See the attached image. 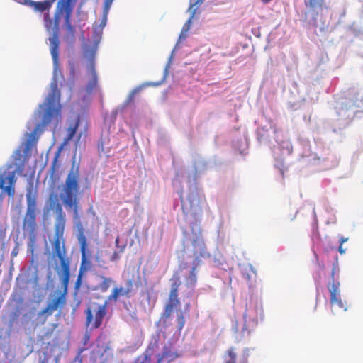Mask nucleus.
I'll list each match as a JSON object with an SVG mask.
<instances>
[{"mask_svg":"<svg viewBox=\"0 0 363 363\" xmlns=\"http://www.w3.org/2000/svg\"><path fill=\"white\" fill-rule=\"evenodd\" d=\"M74 5L72 0H59L57 4L55 12V27L56 30L49 38L50 45V53L52 57L54 66V76L50 84V92L45 99L44 104L40 106L43 111L42 121L36 125L33 131L28 135L25 145L26 150H29L38 141L39 135L43 132V128L48 124L53 123L56 125L61 120V105L60 91L58 89L57 79V71L59 67V48L60 40L58 37V26L60 20V15H64L65 24L67 30L73 34L75 29L71 23V16Z\"/></svg>","mask_w":363,"mask_h":363,"instance_id":"obj_1","label":"nucleus"},{"mask_svg":"<svg viewBox=\"0 0 363 363\" xmlns=\"http://www.w3.org/2000/svg\"><path fill=\"white\" fill-rule=\"evenodd\" d=\"M27 209L24 217L23 228L28 232V249L33 253L36 244V216L38 190L31 181L26 188Z\"/></svg>","mask_w":363,"mask_h":363,"instance_id":"obj_2","label":"nucleus"},{"mask_svg":"<svg viewBox=\"0 0 363 363\" xmlns=\"http://www.w3.org/2000/svg\"><path fill=\"white\" fill-rule=\"evenodd\" d=\"M80 175L78 169L74 170L73 168L68 174L62 189L60 193V199L65 207L69 208L73 211L74 220H79L78 197L80 186Z\"/></svg>","mask_w":363,"mask_h":363,"instance_id":"obj_3","label":"nucleus"},{"mask_svg":"<svg viewBox=\"0 0 363 363\" xmlns=\"http://www.w3.org/2000/svg\"><path fill=\"white\" fill-rule=\"evenodd\" d=\"M54 200L50 201V206L52 208H55L57 218L55 225V237L52 242V251L53 254L58 257L60 265L62 264L63 262L69 263V260L66 257V250L64 244L61 245L62 242H64L63 235L65 227L66 215L62 210L61 204L58 202L57 196H54Z\"/></svg>","mask_w":363,"mask_h":363,"instance_id":"obj_4","label":"nucleus"},{"mask_svg":"<svg viewBox=\"0 0 363 363\" xmlns=\"http://www.w3.org/2000/svg\"><path fill=\"white\" fill-rule=\"evenodd\" d=\"M107 301L104 303H91L84 311L86 315L85 325L91 329L99 328L107 314Z\"/></svg>","mask_w":363,"mask_h":363,"instance_id":"obj_5","label":"nucleus"},{"mask_svg":"<svg viewBox=\"0 0 363 363\" xmlns=\"http://www.w3.org/2000/svg\"><path fill=\"white\" fill-rule=\"evenodd\" d=\"M18 170H20V166L13 169V164L0 168V189L9 197L15 195L16 173Z\"/></svg>","mask_w":363,"mask_h":363,"instance_id":"obj_6","label":"nucleus"},{"mask_svg":"<svg viewBox=\"0 0 363 363\" xmlns=\"http://www.w3.org/2000/svg\"><path fill=\"white\" fill-rule=\"evenodd\" d=\"M78 232L77 238L80 245V252L82 254V263L79 269V275L77 279V284H79L81 281L82 274L91 267V262L89 259V255L90 252L88 249V243L86 235L84 234V229L82 223L77 225Z\"/></svg>","mask_w":363,"mask_h":363,"instance_id":"obj_7","label":"nucleus"},{"mask_svg":"<svg viewBox=\"0 0 363 363\" xmlns=\"http://www.w3.org/2000/svg\"><path fill=\"white\" fill-rule=\"evenodd\" d=\"M305 6L309 8L308 14L311 16L310 23L315 26H318V21L324 23L323 16V9H328L325 0H304Z\"/></svg>","mask_w":363,"mask_h":363,"instance_id":"obj_8","label":"nucleus"},{"mask_svg":"<svg viewBox=\"0 0 363 363\" xmlns=\"http://www.w3.org/2000/svg\"><path fill=\"white\" fill-rule=\"evenodd\" d=\"M199 200L196 195L189 194L186 201L182 199V209L183 213L188 216H190L193 219L197 220L201 214V207Z\"/></svg>","mask_w":363,"mask_h":363,"instance_id":"obj_9","label":"nucleus"},{"mask_svg":"<svg viewBox=\"0 0 363 363\" xmlns=\"http://www.w3.org/2000/svg\"><path fill=\"white\" fill-rule=\"evenodd\" d=\"M245 325L247 322L252 321L255 325H257L259 319L263 318V308L257 302L251 303L247 306L244 313Z\"/></svg>","mask_w":363,"mask_h":363,"instance_id":"obj_10","label":"nucleus"},{"mask_svg":"<svg viewBox=\"0 0 363 363\" xmlns=\"http://www.w3.org/2000/svg\"><path fill=\"white\" fill-rule=\"evenodd\" d=\"M340 286V281L329 282L328 284L327 287L330 292V302L332 306L337 305L340 308H343L346 311L345 303L341 298Z\"/></svg>","mask_w":363,"mask_h":363,"instance_id":"obj_11","label":"nucleus"},{"mask_svg":"<svg viewBox=\"0 0 363 363\" xmlns=\"http://www.w3.org/2000/svg\"><path fill=\"white\" fill-rule=\"evenodd\" d=\"M193 252L195 259H200V257H210L211 255L207 251L206 246L201 232L194 238L191 242Z\"/></svg>","mask_w":363,"mask_h":363,"instance_id":"obj_12","label":"nucleus"},{"mask_svg":"<svg viewBox=\"0 0 363 363\" xmlns=\"http://www.w3.org/2000/svg\"><path fill=\"white\" fill-rule=\"evenodd\" d=\"M57 296L52 298L47 305V306L39 312L38 315H45L47 317L51 315L59 307L63 306L65 304V294L57 293Z\"/></svg>","mask_w":363,"mask_h":363,"instance_id":"obj_13","label":"nucleus"},{"mask_svg":"<svg viewBox=\"0 0 363 363\" xmlns=\"http://www.w3.org/2000/svg\"><path fill=\"white\" fill-rule=\"evenodd\" d=\"M55 0H45L43 1H35L33 0H23V4L30 6L36 12L48 11Z\"/></svg>","mask_w":363,"mask_h":363,"instance_id":"obj_14","label":"nucleus"},{"mask_svg":"<svg viewBox=\"0 0 363 363\" xmlns=\"http://www.w3.org/2000/svg\"><path fill=\"white\" fill-rule=\"evenodd\" d=\"M201 264V259H194L192 263V267L189 271V274L185 277L184 281L186 286L193 288L197 283L196 269Z\"/></svg>","mask_w":363,"mask_h":363,"instance_id":"obj_15","label":"nucleus"},{"mask_svg":"<svg viewBox=\"0 0 363 363\" xmlns=\"http://www.w3.org/2000/svg\"><path fill=\"white\" fill-rule=\"evenodd\" d=\"M179 356V355L177 352L175 350H173L171 347L164 346L162 353L157 355V360L156 363H162L163 362L170 363L175 360Z\"/></svg>","mask_w":363,"mask_h":363,"instance_id":"obj_16","label":"nucleus"},{"mask_svg":"<svg viewBox=\"0 0 363 363\" xmlns=\"http://www.w3.org/2000/svg\"><path fill=\"white\" fill-rule=\"evenodd\" d=\"M157 347L158 343L157 341L151 343L143 353L136 357L133 363H151L152 352Z\"/></svg>","mask_w":363,"mask_h":363,"instance_id":"obj_17","label":"nucleus"},{"mask_svg":"<svg viewBox=\"0 0 363 363\" xmlns=\"http://www.w3.org/2000/svg\"><path fill=\"white\" fill-rule=\"evenodd\" d=\"M113 0H104V8H103V15L101 23L99 26L95 28V30L97 31L99 29L100 31L103 30V28L106 26L107 20H108V14L111 6L112 5Z\"/></svg>","mask_w":363,"mask_h":363,"instance_id":"obj_18","label":"nucleus"},{"mask_svg":"<svg viewBox=\"0 0 363 363\" xmlns=\"http://www.w3.org/2000/svg\"><path fill=\"white\" fill-rule=\"evenodd\" d=\"M90 70L91 74V79L89 82L86 88V90L88 93H91L96 87L98 82L97 74L94 68L93 57L90 60Z\"/></svg>","mask_w":363,"mask_h":363,"instance_id":"obj_19","label":"nucleus"},{"mask_svg":"<svg viewBox=\"0 0 363 363\" xmlns=\"http://www.w3.org/2000/svg\"><path fill=\"white\" fill-rule=\"evenodd\" d=\"M61 267L63 273L62 284L65 287V292H66L70 276L69 262L66 263L63 262L62 264H61ZM64 294H65V293Z\"/></svg>","mask_w":363,"mask_h":363,"instance_id":"obj_20","label":"nucleus"},{"mask_svg":"<svg viewBox=\"0 0 363 363\" xmlns=\"http://www.w3.org/2000/svg\"><path fill=\"white\" fill-rule=\"evenodd\" d=\"M174 308H170L169 306H165L164 312L162 313L158 323H162V325L166 328L168 325V320L172 315Z\"/></svg>","mask_w":363,"mask_h":363,"instance_id":"obj_21","label":"nucleus"},{"mask_svg":"<svg viewBox=\"0 0 363 363\" xmlns=\"http://www.w3.org/2000/svg\"><path fill=\"white\" fill-rule=\"evenodd\" d=\"M181 304L180 299L179 298V294H170L165 306L172 308H177Z\"/></svg>","mask_w":363,"mask_h":363,"instance_id":"obj_22","label":"nucleus"},{"mask_svg":"<svg viewBox=\"0 0 363 363\" xmlns=\"http://www.w3.org/2000/svg\"><path fill=\"white\" fill-rule=\"evenodd\" d=\"M181 284L180 277L178 274H174L173 277L171 279V289L170 294H179V288Z\"/></svg>","mask_w":363,"mask_h":363,"instance_id":"obj_23","label":"nucleus"},{"mask_svg":"<svg viewBox=\"0 0 363 363\" xmlns=\"http://www.w3.org/2000/svg\"><path fill=\"white\" fill-rule=\"evenodd\" d=\"M79 127V120L77 121L73 125H71L67 130V136L65 138V142L68 143L70 141L74 135L76 134V132Z\"/></svg>","mask_w":363,"mask_h":363,"instance_id":"obj_24","label":"nucleus"},{"mask_svg":"<svg viewBox=\"0 0 363 363\" xmlns=\"http://www.w3.org/2000/svg\"><path fill=\"white\" fill-rule=\"evenodd\" d=\"M44 25L48 30H50L51 29L56 30L55 21L53 22L52 19L50 18L49 11L44 13Z\"/></svg>","mask_w":363,"mask_h":363,"instance_id":"obj_25","label":"nucleus"},{"mask_svg":"<svg viewBox=\"0 0 363 363\" xmlns=\"http://www.w3.org/2000/svg\"><path fill=\"white\" fill-rule=\"evenodd\" d=\"M177 330L181 331L185 325L184 312L182 310L177 311Z\"/></svg>","mask_w":363,"mask_h":363,"instance_id":"obj_26","label":"nucleus"},{"mask_svg":"<svg viewBox=\"0 0 363 363\" xmlns=\"http://www.w3.org/2000/svg\"><path fill=\"white\" fill-rule=\"evenodd\" d=\"M103 281L99 284L98 289L101 291H106L110 287L111 284L113 282L111 278L101 277Z\"/></svg>","mask_w":363,"mask_h":363,"instance_id":"obj_27","label":"nucleus"},{"mask_svg":"<svg viewBox=\"0 0 363 363\" xmlns=\"http://www.w3.org/2000/svg\"><path fill=\"white\" fill-rule=\"evenodd\" d=\"M339 272L340 268L338 266L337 259L335 263H333L332 272H331V279L332 282L339 281Z\"/></svg>","mask_w":363,"mask_h":363,"instance_id":"obj_28","label":"nucleus"},{"mask_svg":"<svg viewBox=\"0 0 363 363\" xmlns=\"http://www.w3.org/2000/svg\"><path fill=\"white\" fill-rule=\"evenodd\" d=\"M228 359L225 360V363H236V354L234 349L231 348L227 351Z\"/></svg>","mask_w":363,"mask_h":363,"instance_id":"obj_29","label":"nucleus"},{"mask_svg":"<svg viewBox=\"0 0 363 363\" xmlns=\"http://www.w3.org/2000/svg\"><path fill=\"white\" fill-rule=\"evenodd\" d=\"M126 292H128L130 294L133 291L134 286L136 285L135 281L133 279H128L125 283Z\"/></svg>","mask_w":363,"mask_h":363,"instance_id":"obj_30","label":"nucleus"},{"mask_svg":"<svg viewBox=\"0 0 363 363\" xmlns=\"http://www.w3.org/2000/svg\"><path fill=\"white\" fill-rule=\"evenodd\" d=\"M125 247V245H123V246H121V247L118 252L115 251L111 257V259H110L111 261L114 262V261L118 260L120 258L119 253L123 252Z\"/></svg>","mask_w":363,"mask_h":363,"instance_id":"obj_31","label":"nucleus"},{"mask_svg":"<svg viewBox=\"0 0 363 363\" xmlns=\"http://www.w3.org/2000/svg\"><path fill=\"white\" fill-rule=\"evenodd\" d=\"M120 296H121L119 295V293H118L117 289L114 288L112 290V293L108 296V300H110V301L113 300L114 301H117Z\"/></svg>","mask_w":363,"mask_h":363,"instance_id":"obj_32","label":"nucleus"},{"mask_svg":"<svg viewBox=\"0 0 363 363\" xmlns=\"http://www.w3.org/2000/svg\"><path fill=\"white\" fill-rule=\"evenodd\" d=\"M13 160L14 161H18V162H21L22 161V158H23V155L21 154V151L20 150H16L14 154H13Z\"/></svg>","mask_w":363,"mask_h":363,"instance_id":"obj_33","label":"nucleus"},{"mask_svg":"<svg viewBox=\"0 0 363 363\" xmlns=\"http://www.w3.org/2000/svg\"><path fill=\"white\" fill-rule=\"evenodd\" d=\"M115 289H117V290H118V291L119 293V295L121 296H128V297L130 296V294L128 292H126V289L123 288V287H120V288L115 287Z\"/></svg>","mask_w":363,"mask_h":363,"instance_id":"obj_34","label":"nucleus"},{"mask_svg":"<svg viewBox=\"0 0 363 363\" xmlns=\"http://www.w3.org/2000/svg\"><path fill=\"white\" fill-rule=\"evenodd\" d=\"M196 13V9L193 10L191 18L187 21V22L185 23L184 26L183 27V30H187L190 26L191 19L194 18V16Z\"/></svg>","mask_w":363,"mask_h":363,"instance_id":"obj_35","label":"nucleus"},{"mask_svg":"<svg viewBox=\"0 0 363 363\" xmlns=\"http://www.w3.org/2000/svg\"><path fill=\"white\" fill-rule=\"evenodd\" d=\"M196 13V9L193 10L191 18L187 21V22L185 23L184 26L183 27V30H187L190 26L191 19L194 18V16Z\"/></svg>","mask_w":363,"mask_h":363,"instance_id":"obj_36","label":"nucleus"},{"mask_svg":"<svg viewBox=\"0 0 363 363\" xmlns=\"http://www.w3.org/2000/svg\"><path fill=\"white\" fill-rule=\"evenodd\" d=\"M246 272H247V278L250 279V274H252L255 275V277L257 276L256 271L252 266H249L248 268L246 269Z\"/></svg>","mask_w":363,"mask_h":363,"instance_id":"obj_37","label":"nucleus"},{"mask_svg":"<svg viewBox=\"0 0 363 363\" xmlns=\"http://www.w3.org/2000/svg\"><path fill=\"white\" fill-rule=\"evenodd\" d=\"M69 72H70V75L72 77H75L76 70H75V67H74V65L73 62L70 63Z\"/></svg>","mask_w":363,"mask_h":363,"instance_id":"obj_38","label":"nucleus"},{"mask_svg":"<svg viewBox=\"0 0 363 363\" xmlns=\"http://www.w3.org/2000/svg\"><path fill=\"white\" fill-rule=\"evenodd\" d=\"M348 240V238H345L343 236H341L340 238L339 242L341 245H342L345 242H346Z\"/></svg>","mask_w":363,"mask_h":363,"instance_id":"obj_39","label":"nucleus"},{"mask_svg":"<svg viewBox=\"0 0 363 363\" xmlns=\"http://www.w3.org/2000/svg\"><path fill=\"white\" fill-rule=\"evenodd\" d=\"M338 251L341 255H343L345 252V249L343 248L342 245L340 244V246L338 247Z\"/></svg>","mask_w":363,"mask_h":363,"instance_id":"obj_40","label":"nucleus"},{"mask_svg":"<svg viewBox=\"0 0 363 363\" xmlns=\"http://www.w3.org/2000/svg\"><path fill=\"white\" fill-rule=\"evenodd\" d=\"M187 267V263H182L179 265V268L181 270L185 269Z\"/></svg>","mask_w":363,"mask_h":363,"instance_id":"obj_41","label":"nucleus"},{"mask_svg":"<svg viewBox=\"0 0 363 363\" xmlns=\"http://www.w3.org/2000/svg\"><path fill=\"white\" fill-rule=\"evenodd\" d=\"M138 89L133 90V91H132V92H131V94H130V98H133V96H134V95L138 92Z\"/></svg>","mask_w":363,"mask_h":363,"instance_id":"obj_42","label":"nucleus"},{"mask_svg":"<svg viewBox=\"0 0 363 363\" xmlns=\"http://www.w3.org/2000/svg\"><path fill=\"white\" fill-rule=\"evenodd\" d=\"M115 243H116V245L117 247H119L121 249V247L119 246V238L117 237L116 240H115Z\"/></svg>","mask_w":363,"mask_h":363,"instance_id":"obj_43","label":"nucleus"},{"mask_svg":"<svg viewBox=\"0 0 363 363\" xmlns=\"http://www.w3.org/2000/svg\"><path fill=\"white\" fill-rule=\"evenodd\" d=\"M55 162H56V159L55 160V162L53 163L52 167L53 172L55 171Z\"/></svg>","mask_w":363,"mask_h":363,"instance_id":"obj_44","label":"nucleus"},{"mask_svg":"<svg viewBox=\"0 0 363 363\" xmlns=\"http://www.w3.org/2000/svg\"><path fill=\"white\" fill-rule=\"evenodd\" d=\"M40 363H48L46 360H42Z\"/></svg>","mask_w":363,"mask_h":363,"instance_id":"obj_45","label":"nucleus"},{"mask_svg":"<svg viewBox=\"0 0 363 363\" xmlns=\"http://www.w3.org/2000/svg\"><path fill=\"white\" fill-rule=\"evenodd\" d=\"M12 255H16V252H13H13H12Z\"/></svg>","mask_w":363,"mask_h":363,"instance_id":"obj_46","label":"nucleus"},{"mask_svg":"<svg viewBox=\"0 0 363 363\" xmlns=\"http://www.w3.org/2000/svg\"><path fill=\"white\" fill-rule=\"evenodd\" d=\"M12 255H16V252H13H13H12Z\"/></svg>","mask_w":363,"mask_h":363,"instance_id":"obj_47","label":"nucleus"},{"mask_svg":"<svg viewBox=\"0 0 363 363\" xmlns=\"http://www.w3.org/2000/svg\"><path fill=\"white\" fill-rule=\"evenodd\" d=\"M194 6V5H191L189 8V9H192V7Z\"/></svg>","mask_w":363,"mask_h":363,"instance_id":"obj_48","label":"nucleus"}]
</instances>
